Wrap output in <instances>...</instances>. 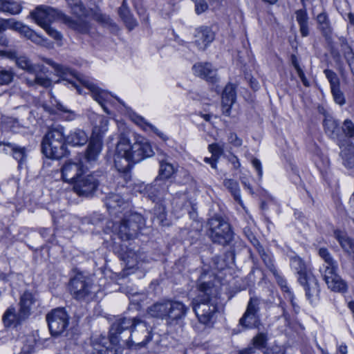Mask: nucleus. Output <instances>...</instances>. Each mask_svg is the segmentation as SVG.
<instances>
[{
	"mask_svg": "<svg viewBox=\"0 0 354 354\" xmlns=\"http://www.w3.org/2000/svg\"><path fill=\"white\" fill-rule=\"evenodd\" d=\"M194 73L205 79L206 81L214 83L217 80L216 70L209 63H198L192 67Z\"/></svg>",
	"mask_w": 354,
	"mask_h": 354,
	"instance_id": "21",
	"label": "nucleus"
},
{
	"mask_svg": "<svg viewBox=\"0 0 354 354\" xmlns=\"http://www.w3.org/2000/svg\"><path fill=\"white\" fill-rule=\"evenodd\" d=\"M209 236L211 240L221 245L231 243L234 238L230 225L218 218H212L209 220Z\"/></svg>",
	"mask_w": 354,
	"mask_h": 354,
	"instance_id": "11",
	"label": "nucleus"
},
{
	"mask_svg": "<svg viewBox=\"0 0 354 354\" xmlns=\"http://www.w3.org/2000/svg\"><path fill=\"white\" fill-rule=\"evenodd\" d=\"M73 184L74 192L80 196H91L99 185V180L94 174L81 175Z\"/></svg>",
	"mask_w": 354,
	"mask_h": 354,
	"instance_id": "14",
	"label": "nucleus"
},
{
	"mask_svg": "<svg viewBox=\"0 0 354 354\" xmlns=\"http://www.w3.org/2000/svg\"><path fill=\"white\" fill-rule=\"evenodd\" d=\"M93 282L91 278L81 273L77 274L71 279L69 289L73 298L77 300H84L92 292Z\"/></svg>",
	"mask_w": 354,
	"mask_h": 354,
	"instance_id": "13",
	"label": "nucleus"
},
{
	"mask_svg": "<svg viewBox=\"0 0 354 354\" xmlns=\"http://www.w3.org/2000/svg\"><path fill=\"white\" fill-rule=\"evenodd\" d=\"M291 62H292V64L293 65V66L295 67V70L297 71V72L302 70L299 66V62H298L296 55H292Z\"/></svg>",
	"mask_w": 354,
	"mask_h": 354,
	"instance_id": "64",
	"label": "nucleus"
},
{
	"mask_svg": "<svg viewBox=\"0 0 354 354\" xmlns=\"http://www.w3.org/2000/svg\"><path fill=\"white\" fill-rule=\"evenodd\" d=\"M57 109L62 111H63L65 113H67L68 115L66 116V120H73L75 118L76 115L73 111H71V110L66 109L62 104H57Z\"/></svg>",
	"mask_w": 354,
	"mask_h": 354,
	"instance_id": "53",
	"label": "nucleus"
},
{
	"mask_svg": "<svg viewBox=\"0 0 354 354\" xmlns=\"http://www.w3.org/2000/svg\"><path fill=\"white\" fill-rule=\"evenodd\" d=\"M28 26L23 23L16 21L14 19H1V27H0L1 32L11 29L20 33L22 36L27 29Z\"/></svg>",
	"mask_w": 354,
	"mask_h": 354,
	"instance_id": "30",
	"label": "nucleus"
},
{
	"mask_svg": "<svg viewBox=\"0 0 354 354\" xmlns=\"http://www.w3.org/2000/svg\"><path fill=\"white\" fill-rule=\"evenodd\" d=\"M1 55L10 59L15 60L17 59V57L18 56V54L16 51L14 50H5L1 52Z\"/></svg>",
	"mask_w": 354,
	"mask_h": 354,
	"instance_id": "59",
	"label": "nucleus"
},
{
	"mask_svg": "<svg viewBox=\"0 0 354 354\" xmlns=\"http://www.w3.org/2000/svg\"><path fill=\"white\" fill-rule=\"evenodd\" d=\"M23 36L37 45L44 46L47 42V39L42 35H39L35 30L30 28L28 26L24 32Z\"/></svg>",
	"mask_w": 354,
	"mask_h": 354,
	"instance_id": "40",
	"label": "nucleus"
},
{
	"mask_svg": "<svg viewBox=\"0 0 354 354\" xmlns=\"http://www.w3.org/2000/svg\"><path fill=\"white\" fill-rule=\"evenodd\" d=\"M319 254L324 261L323 268H321L320 271L322 273L328 288L334 292H346L347 290V284L337 273L338 270L337 262L333 259L331 254L326 248H320L319 250Z\"/></svg>",
	"mask_w": 354,
	"mask_h": 354,
	"instance_id": "7",
	"label": "nucleus"
},
{
	"mask_svg": "<svg viewBox=\"0 0 354 354\" xmlns=\"http://www.w3.org/2000/svg\"><path fill=\"white\" fill-rule=\"evenodd\" d=\"M324 125L327 131L333 132L335 129L337 127V124L334 120H325L324 121Z\"/></svg>",
	"mask_w": 354,
	"mask_h": 354,
	"instance_id": "57",
	"label": "nucleus"
},
{
	"mask_svg": "<svg viewBox=\"0 0 354 354\" xmlns=\"http://www.w3.org/2000/svg\"><path fill=\"white\" fill-rule=\"evenodd\" d=\"M34 303V297L31 292L26 291L21 296L19 301V311L21 316L26 317V318L30 315V306Z\"/></svg>",
	"mask_w": 354,
	"mask_h": 354,
	"instance_id": "31",
	"label": "nucleus"
},
{
	"mask_svg": "<svg viewBox=\"0 0 354 354\" xmlns=\"http://www.w3.org/2000/svg\"><path fill=\"white\" fill-rule=\"evenodd\" d=\"M93 18L99 22L105 23L107 21V17L101 13H95L93 15Z\"/></svg>",
	"mask_w": 354,
	"mask_h": 354,
	"instance_id": "61",
	"label": "nucleus"
},
{
	"mask_svg": "<svg viewBox=\"0 0 354 354\" xmlns=\"http://www.w3.org/2000/svg\"><path fill=\"white\" fill-rule=\"evenodd\" d=\"M319 27L325 35L330 33V23L326 13H320L317 17Z\"/></svg>",
	"mask_w": 354,
	"mask_h": 354,
	"instance_id": "43",
	"label": "nucleus"
},
{
	"mask_svg": "<svg viewBox=\"0 0 354 354\" xmlns=\"http://www.w3.org/2000/svg\"><path fill=\"white\" fill-rule=\"evenodd\" d=\"M227 141L234 147H240L243 145V140L236 133L230 132L227 136Z\"/></svg>",
	"mask_w": 354,
	"mask_h": 354,
	"instance_id": "51",
	"label": "nucleus"
},
{
	"mask_svg": "<svg viewBox=\"0 0 354 354\" xmlns=\"http://www.w3.org/2000/svg\"><path fill=\"white\" fill-rule=\"evenodd\" d=\"M66 136L64 128L58 126L51 129L44 136L41 143L43 153L49 158L59 159L66 152Z\"/></svg>",
	"mask_w": 354,
	"mask_h": 354,
	"instance_id": "9",
	"label": "nucleus"
},
{
	"mask_svg": "<svg viewBox=\"0 0 354 354\" xmlns=\"http://www.w3.org/2000/svg\"><path fill=\"white\" fill-rule=\"evenodd\" d=\"M160 165L158 176L156 178L165 180L170 178L176 171V168L168 161V156L165 153H160L158 157Z\"/></svg>",
	"mask_w": 354,
	"mask_h": 354,
	"instance_id": "23",
	"label": "nucleus"
},
{
	"mask_svg": "<svg viewBox=\"0 0 354 354\" xmlns=\"http://www.w3.org/2000/svg\"><path fill=\"white\" fill-rule=\"evenodd\" d=\"M37 66L39 67V69L37 71L30 73L35 75L34 78H26V84L30 86H32L37 84L44 88L50 87L52 84V80L46 75L48 68H46L44 65L41 64H37Z\"/></svg>",
	"mask_w": 354,
	"mask_h": 354,
	"instance_id": "19",
	"label": "nucleus"
},
{
	"mask_svg": "<svg viewBox=\"0 0 354 354\" xmlns=\"http://www.w3.org/2000/svg\"><path fill=\"white\" fill-rule=\"evenodd\" d=\"M259 311V300L256 297L250 298L245 313L248 314L258 315Z\"/></svg>",
	"mask_w": 354,
	"mask_h": 354,
	"instance_id": "48",
	"label": "nucleus"
},
{
	"mask_svg": "<svg viewBox=\"0 0 354 354\" xmlns=\"http://www.w3.org/2000/svg\"><path fill=\"white\" fill-rule=\"evenodd\" d=\"M15 63L19 68L30 73L35 72L39 69L37 64H32L28 57L24 55H18Z\"/></svg>",
	"mask_w": 354,
	"mask_h": 354,
	"instance_id": "36",
	"label": "nucleus"
},
{
	"mask_svg": "<svg viewBox=\"0 0 354 354\" xmlns=\"http://www.w3.org/2000/svg\"><path fill=\"white\" fill-rule=\"evenodd\" d=\"M49 330L53 336L62 335L68 326V315L63 308L52 310L46 315Z\"/></svg>",
	"mask_w": 354,
	"mask_h": 354,
	"instance_id": "12",
	"label": "nucleus"
},
{
	"mask_svg": "<svg viewBox=\"0 0 354 354\" xmlns=\"http://www.w3.org/2000/svg\"><path fill=\"white\" fill-rule=\"evenodd\" d=\"M119 15L129 30H132L137 26L138 23L130 12L126 0H123L122 6L119 8Z\"/></svg>",
	"mask_w": 354,
	"mask_h": 354,
	"instance_id": "33",
	"label": "nucleus"
},
{
	"mask_svg": "<svg viewBox=\"0 0 354 354\" xmlns=\"http://www.w3.org/2000/svg\"><path fill=\"white\" fill-rule=\"evenodd\" d=\"M145 225V221L141 214L127 211L124 213L120 223H113L112 227L120 239L129 241L136 238Z\"/></svg>",
	"mask_w": 354,
	"mask_h": 354,
	"instance_id": "8",
	"label": "nucleus"
},
{
	"mask_svg": "<svg viewBox=\"0 0 354 354\" xmlns=\"http://www.w3.org/2000/svg\"><path fill=\"white\" fill-rule=\"evenodd\" d=\"M27 342H29L30 343V344L28 346V348H26V346L23 347L22 348V351L25 353V354H30L33 348H34V346H35V339L33 337H30V339H27Z\"/></svg>",
	"mask_w": 354,
	"mask_h": 354,
	"instance_id": "58",
	"label": "nucleus"
},
{
	"mask_svg": "<svg viewBox=\"0 0 354 354\" xmlns=\"http://www.w3.org/2000/svg\"><path fill=\"white\" fill-rule=\"evenodd\" d=\"M236 100V91L235 87L232 84H228L225 86L222 93V111L223 113L229 115L230 109L232 104Z\"/></svg>",
	"mask_w": 354,
	"mask_h": 354,
	"instance_id": "24",
	"label": "nucleus"
},
{
	"mask_svg": "<svg viewBox=\"0 0 354 354\" xmlns=\"http://www.w3.org/2000/svg\"><path fill=\"white\" fill-rule=\"evenodd\" d=\"M154 152L147 142H136L131 144L129 140L122 136L118 141L114 163L117 169L123 173L129 171L133 164L153 156Z\"/></svg>",
	"mask_w": 354,
	"mask_h": 354,
	"instance_id": "2",
	"label": "nucleus"
},
{
	"mask_svg": "<svg viewBox=\"0 0 354 354\" xmlns=\"http://www.w3.org/2000/svg\"><path fill=\"white\" fill-rule=\"evenodd\" d=\"M290 265L297 274L298 281L304 287L308 299L311 302L317 299L320 292L318 281L308 271L304 261L297 255L290 256Z\"/></svg>",
	"mask_w": 354,
	"mask_h": 354,
	"instance_id": "6",
	"label": "nucleus"
},
{
	"mask_svg": "<svg viewBox=\"0 0 354 354\" xmlns=\"http://www.w3.org/2000/svg\"><path fill=\"white\" fill-rule=\"evenodd\" d=\"M89 120L93 126V136L91 137L100 138L102 139L103 134L108 130V119L103 115L91 113L89 115Z\"/></svg>",
	"mask_w": 354,
	"mask_h": 354,
	"instance_id": "22",
	"label": "nucleus"
},
{
	"mask_svg": "<svg viewBox=\"0 0 354 354\" xmlns=\"http://www.w3.org/2000/svg\"><path fill=\"white\" fill-rule=\"evenodd\" d=\"M22 6L19 2L13 0H0V12H7L12 15L21 12Z\"/></svg>",
	"mask_w": 354,
	"mask_h": 354,
	"instance_id": "34",
	"label": "nucleus"
},
{
	"mask_svg": "<svg viewBox=\"0 0 354 354\" xmlns=\"http://www.w3.org/2000/svg\"><path fill=\"white\" fill-rule=\"evenodd\" d=\"M63 21L64 23L66 24L69 28L79 32L86 33L90 30L89 23L87 21L82 19V18L73 19L70 17L64 16Z\"/></svg>",
	"mask_w": 354,
	"mask_h": 354,
	"instance_id": "29",
	"label": "nucleus"
},
{
	"mask_svg": "<svg viewBox=\"0 0 354 354\" xmlns=\"http://www.w3.org/2000/svg\"><path fill=\"white\" fill-rule=\"evenodd\" d=\"M105 205L111 216L120 217V214L124 215L129 207V202L118 194H109L105 200Z\"/></svg>",
	"mask_w": 354,
	"mask_h": 354,
	"instance_id": "15",
	"label": "nucleus"
},
{
	"mask_svg": "<svg viewBox=\"0 0 354 354\" xmlns=\"http://www.w3.org/2000/svg\"><path fill=\"white\" fill-rule=\"evenodd\" d=\"M88 140V134L83 130L76 129L66 136V142L73 146H83Z\"/></svg>",
	"mask_w": 354,
	"mask_h": 354,
	"instance_id": "28",
	"label": "nucleus"
},
{
	"mask_svg": "<svg viewBox=\"0 0 354 354\" xmlns=\"http://www.w3.org/2000/svg\"><path fill=\"white\" fill-rule=\"evenodd\" d=\"M297 73V75L299 77L301 81L302 82L304 86H309V82L307 80L304 71L301 70V71H298Z\"/></svg>",
	"mask_w": 354,
	"mask_h": 354,
	"instance_id": "63",
	"label": "nucleus"
},
{
	"mask_svg": "<svg viewBox=\"0 0 354 354\" xmlns=\"http://www.w3.org/2000/svg\"><path fill=\"white\" fill-rule=\"evenodd\" d=\"M342 131L346 136L348 138L354 137V123L349 119L344 121Z\"/></svg>",
	"mask_w": 354,
	"mask_h": 354,
	"instance_id": "49",
	"label": "nucleus"
},
{
	"mask_svg": "<svg viewBox=\"0 0 354 354\" xmlns=\"http://www.w3.org/2000/svg\"><path fill=\"white\" fill-rule=\"evenodd\" d=\"M26 319V317L21 316V312L16 313L14 307L8 308L2 317V322L5 327L17 326L21 322Z\"/></svg>",
	"mask_w": 354,
	"mask_h": 354,
	"instance_id": "25",
	"label": "nucleus"
},
{
	"mask_svg": "<svg viewBox=\"0 0 354 354\" xmlns=\"http://www.w3.org/2000/svg\"><path fill=\"white\" fill-rule=\"evenodd\" d=\"M73 14L77 15L78 18L86 17L88 16L87 11L81 2L75 3L72 7Z\"/></svg>",
	"mask_w": 354,
	"mask_h": 354,
	"instance_id": "50",
	"label": "nucleus"
},
{
	"mask_svg": "<svg viewBox=\"0 0 354 354\" xmlns=\"http://www.w3.org/2000/svg\"><path fill=\"white\" fill-rule=\"evenodd\" d=\"M223 184L224 186L230 192L234 200L242 205L243 202L241 198L240 189L238 183L232 179H225Z\"/></svg>",
	"mask_w": 354,
	"mask_h": 354,
	"instance_id": "37",
	"label": "nucleus"
},
{
	"mask_svg": "<svg viewBox=\"0 0 354 354\" xmlns=\"http://www.w3.org/2000/svg\"><path fill=\"white\" fill-rule=\"evenodd\" d=\"M62 178L66 182L73 183L84 172L83 165L80 161L66 162L62 169Z\"/></svg>",
	"mask_w": 354,
	"mask_h": 354,
	"instance_id": "16",
	"label": "nucleus"
},
{
	"mask_svg": "<svg viewBox=\"0 0 354 354\" xmlns=\"http://www.w3.org/2000/svg\"><path fill=\"white\" fill-rule=\"evenodd\" d=\"M268 336L266 333H259L252 338V346L264 351L267 346Z\"/></svg>",
	"mask_w": 354,
	"mask_h": 354,
	"instance_id": "42",
	"label": "nucleus"
},
{
	"mask_svg": "<svg viewBox=\"0 0 354 354\" xmlns=\"http://www.w3.org/2000/svg\"><path fill=\"white\" fill-rule=\"evenodd\" d=\"M218 159L215 158V157H213L212 156V157H211V158H207V157H206V158H204V161H205L206 163H207V164L210 165L211 167H212V169H216V165H217V161H218Z\"/></svg>",
	"mask_w": 354,
	"mask_h": 354,
	"instance_id": "60",
	"label": "nucleus"
},
{
	"mask_svg": "<svg viewBox=\"0 0 354 354\" xmlns=\"http://www.w3.org/2000/svg\"><path fill=\"white\" fill-rule=\"evenodd\" d=\"M257 245L256 248L257 250V252H259V255L261 256L263 261L264 262L266 267L270 270V271L272 273H275L276 268L273 263L272 259L270 254H268L263 248L260 245L259 242L256 240Z\"/></svg>",
	"mask_w": 354,
	"mask_h": 354,
	"instance_id": "39",
	"label": "nucleus"
},
{
	"mask_svg": "<svg viewBox=\"0 0 354 354\" xmlns=\"http://www.w3.org/2000/svg\"><path fill=\"white\" fill-rule=\"evenodd\" d=\"M14 143L11 142H0V151H3L6 153H10V149L8 148V145H13Z\"/></svg>",
	"mask_w": 354,
	"mask_h": 354,
	"instance_id": "62",
	"label": "nucleus"
},
{
	"mask_svg": "<svg viewBox=\"0 0 354 354\" xmlns=\"http://www.w3.org/2000/svg\"><path fill=\"white\" fill-rule=\"evenodd\" d=\"M239 354H265V351H261L250 346L248 348L241 351Z\"/></svg>",
	"mask_w": 354,
	"mask_h": 354,
	"instance_id": "54",
	"label": "nucleus"
},
{
	"mask_svg": "<svg viewBox=\"0 0 354 354\" xmlns=\"http://www.w3.org/2000/svg\"><path fill=\"white\" fill-rule=\"evenodd\" d=\"M239 325L245 329L257 328L259 325V315L244 313L239 319Z\"/></svg>",
	"mask_w": 354,
	"mask_h": 354,
	"instance_id": "35",
	"label": "nucleus"
},
{
	"mask_svg": "<svg viewBox=\"0 0 354 354\" xmlns=\"http://www.w3.org/2000/svg\"><path fill=\"white\" fill-rule=\"evenodd\" d=\"M43 61L52 66L56 75L59 76L62 80L66 81L72 84V86L77 89L79 94H82L83 91L77 84V81L81 82L82 84L89 90L93 98L102 106L106 113H109L104 105V102H109L112 97L109 92L100 89L96 85L88 81L82 80L73 70L66 66L57 64L48 58H43Z\"/></svg>",
	"mask_w": 354,
	"mask_h": 354,
	"instance_id": "4",
	"label": "nucleus"
},
{
	"mask_svg": "<svg viewBox=\"0 0 354 354\" xmlns=\"http://www.w3.org/2000/svg\"><path fill=\"white\" fill-rule=\"evenodd\" d=\"M334 101L340 106L346 103L344 93L340 89V86L330 89Z\"/></svg>",
	"mask_w": 354,
	"mask_h": 354,
	"instance_id": "47",
	"label": "nucleus"
},
{
	"mask_svg": "<svg viewBox=\"0 0 354 354\" xmlns=\"http://www.w3.org/2000/svg\"><path fill=\"white\" fill-rule=\"evenodd\" d=\"M214 39V33L207 26H202L196 30L195 44L200 50H204Z\"/></svg>",
	"mask_w": 354,
	"mask_h": 354,
	"instance_id": "20",
	"label": "nucleus"
},
{
	"mask_svg": "<svg viewBox=\"0 0 354 354\" xmlns=\"http://www.w3.org/2000/svg\"><path fill=\"white\" fill-rule=\"evenodd\" d=\"M340 155L345 167L352 168L354 166V146L351 145L342 149Z\"/></svg>",
	"mask_w": 354,
	"mask_h": 354,
	"instance_id": "38",
	"label": "nucleus"
},
{
	"mask_svg": "<svg viewBox=\"0 0 354 354\" xmlns=\"http://www.w3.org/2000/svg\"><path fill=\"white\" fill-rule=\"evenodd\" d=\"M167 190L168 185L166 182L160 178H156L149 189V195L153 201H156L162 198Z\"/></svg>",
	"mask_w": 354,
	"mask_h": 354,
	"instance_id": "27",
	"label": "nucleus"
},
{
	"mask_svg": "<svg viewBox=\"0 0 354 354\" xmlns=\"http://www.w3.org/2000/svg\"><path fill=\"white\" fill-rule=\"evenodd\" d=\"M272 274L274 275V277L277 279V281L278 284L280 286V287L281 288L282 290L288 292L290 295V296L291 297H292V294L290 291V290L287 286L286 280L278 274L277 270H275V273H272Z\"/></svg>",
	"mask_w": 354,
	"mask_h": 354,
	"instance_id": "52",
	"label": "nucleus"
},
{
	"mask_svg": "<svg viewBox=\"0 0 354 354\" xmlns=\"http://www.w3.org/2000/svg\"><path fill=\"white\" fill-rule=\"evenodd\" d=\"M198 293L192 301V308L200 323L209 326L213 324L217 312V289L211 281L201 277L197 283Z\"/></svg>",
	"mask_w": 354,
	"mask_h": 354,
	"instance_id": "3",
	"label": "nucleus"
},
{
	"mask_svg": "<svg viewBox=\"0 0 354 354\" xmlns=\"http://www.w3.org/2000/svg\"><path fill=\"white\" fill-rule=\"evenodd\" d=\"M15 77V73L11 69L0 68V85H8L10 84Z\"/></svg>",
	"mask_w": 354,
	"mask_h": 354,
	"instance_id": "44",
	"label": "nucleus"
},
{
	"mask_svg": "<svg viewBox=\"0 0 354 354\" xmlns=\"http://www.w3.org/2000/svg\"><path fill=\"white\" fill-rule=\"evenodd\" d=\"M296 21L299 26V31L303 37L309 35L308 16L306 10L300 9L295 12Z\"/></svg>",
	"mask_w": 354,
	"mask_h": 354,
	"instance_id": "32",
	"label": "nucleus"
},
{
	"mask_svg": "<svg viewBox=\"0 0 354 354\" xmlns=\"http://www.w3.org/2000/svg\"><path fill=\"white\" fill-rule=\"evenodd\" d=\"M156 212H158V215L156 216V220L158 223H162L166 218L164 207L158 206L156 209Z\"/></svg>",
	"mask_w": 354,
	"mask_h": 354,
	"instance_id": "56",
	"label": "nucleus"
},
{
	"mask_svg": "<svg viewBox=\"0 0 354 354\" xmlns=\"http://www.w3.org/2000/svg\"><path fill=\"white\" fill-rule=\"evenodd\" d=\"M92 346V354H122L121 349L111 346V343L105 336L99 335L93 337Z\"/></svg>",
	"mask_w": 354,
	"mask_h": 354,
	"instance_id": "17",
	"label": "nucleus"
},
{
	"mask_svg": "<svg viewBox=\"0 0 354 354\" xmlns=\"http://www.w3.org/2000/svg\"><path fill=\"white\" fill-rule=\"evenodd\" d=\"M127 330H130V336L124 343L128 348L142 347L152 338V328L146 322L136 317H123L117 319L111 326L108 339L111 346L122 340L120 335Z\"/></svg>",
	"mask_w": 354,
	"mask_h": 354,
	"instance_id": "1",
	"label": "nucleus"
},
{
	"mask_svg": "<svg viewBox=\"0 0 354 354\" xmlns=\"http://www.w3.org/2000/svg\"><path fill=\"white\" fill-rule=\"evenodd\" d=\"M58 10L47 6H39L30 12V16L35 23L42 28L46 33L55 39L58 45L62 44V34L50 26Z\"/></svg>",
	"mask_w": 354,
	"mask_h": 354,
	"instance_id": "10",
	"label": "nucleus"
},
{
	"mask_svg": "<svg viewBox=\"0 0 354 354\" xmlns=\"http://www.w3.org/2000/svg\"><path fill=\"white\" fill-rule=\"evenodd\" d=\"M324 73L330 83V89L340 86L339 79L333 71L330 69H325L324 71Z\"/></svg>",
	"mask_w": 354,
	"mask_h": 354,
	"instance_id": "45",
	"label": "nucleus"
},
{
	"mask_svg": "<svg viewBox=\"0 0 354 354\" xmlns=\"http://www.w3.org/2000/svg\"><path fill=\"white\" fill-rule=\"evenodd\" d=\"M208 150L213 157L219 159L221 156L224 153V144L212 143L209 145Z\"/></svg>",
	"mask_w": 354,
	"mask_h": 354,
	"instance_id": "46",
	"label": "nucleus"
},
{
	"mask_svg": "<svg viewBox=\"0 0 354 354\" xmlns=\"http://www.w3.org/2000/svg\"><path fill=\"white\" fill-rule=\"evenodd\" d=\"M252 165L257 170L259 178H261L262 175H263V171H262L261 163L260 160L257 158H253L252 160Z\"/></svg>",
	"mask_w": 354,
	"mask_h": 354,
	"instance_id": "55",
	"label": "nucleus"
},
{
	"mask_svg": "<svg viewBox=\"0 0 354 354\" xmlns=\"http://www.w3.org/2000/svg\"><path fill=\"white\" fill-rule=\"evenodd\" d=\"M10 154L17 160L19 163L21 162L26 156V150L25 147L19 146L16 144L8 145Z\"/></svg>",
	"mask_w": 354,
	"mask_h": 354,
	"instance_id": "41",
	"label": "nucleus"
},
{
	"mask_svg": "<svg viewBox=\"0 0 354 354\" xmlns=\"http://www.w3.org/2000/svg\"><path fill=\"white\" fill-rule=\"evenodd\" d=\"M334 236L344 252L354 259V239L348 237L345 232L340 230H335Z\"/></svg>",
	"mask_w": 354,
	"mask_h": 354,
	"instance_id": "26",
	"label": "nucleus"
},
{
	"mask_svg": "<svg viewBox=\"0 0 354 354\" xmlns=\"http://www.w3.org/2000/svg\"><path fill=\"white\" fill-rule=\"evenodd\" d=\"M102 147V141L100 138L91 137L88 145L84 153V159L90 165L95 164L100 154Z\"/></svg>",
	"mask_w": 354,
	"mask_h": 354,
	"instance_id": "18",
	"label": "nucleus"
},
{
	"mask_svg": "<svg viewBox=\"0 0 354 354\" xmlns=\"http://www.w3.org/2000/svg\"><path fill=\"white\" fill-rule=\"evenodd\" d=\"M189 308L183 302L172 299H162L147 308L148 314L152 317L164 319L167 326L179 324L187 315Z\"/></svg>",
	"mask_w": 354,
	"mask_h": 354,
	"instance_id": "5",
	"label": "nucleus"
}]
</instances>
